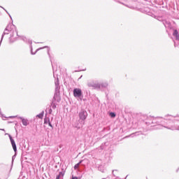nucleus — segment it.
Wrapping results in <instances>:
<instances>
[{"instance_id":"1","label":"nucleus","mask_w":179,"mask_h":179,"mask_svg":"<svg viewBox=\"0 0 179 179\" xmlns=\"http://www.w3.org/2000/svg\"><path fill=\"white\" fill-rule=\"evenodd\" d=\"M141 120L145 122V124L150 127H157V129H162V127L166 128V129H171V131H176L179 129L178 126L174 124L173 120H166V125L162 126L160 124V117H153L152 116L142 115Z\"/></svg>"},{"instance_id":"2","label":"nucleus","mask_w":179,"mask_h":179,"mask_svg":"<svg viewBox=\"0 0 179 179\" xmlns=\"http://www.w3.org/2000/svg\"><path fill=\"white\" fill-rule=\"evenodd\" d=\"M17 37H20V38H21V40H22V41H24V43H26L27 44H29V48L31 50V55H36V54H37V52H38V51H40V50H43V48H48V46L39 48L34 52H33V45H31L33 44V41H31L30 39H27V38H26V36H24L18 35V36H17ZM47 52H48V55L49 56V58H51V55L50 54V48H48Z\"/></svg>"},{"instance_id":"3","label":"nucleus","mask_w":179,"mask_h":179,"mask_svg":"<svg viewBox=\"0 0 179 179\" xmlns=\"http://www.w3.org/2000/svg\"><path fill=\"white\" fill-rule=\"evenodd\" d=\"M5 29L6 31H9L12 33V34L19 36V34H17V29H16V27L13 24H8Z\"/></svg>"},{"instance_id":"4","label":"nucleus","mask_w":179,"mask_h":179,"mask_svg":"<svg viewBox=\"0 0 179 179\" xmlns=\"http://www.w3.org/2000/svg\"><path fill=\"white\" fill-rule=\"evenodd\" d=\"M73 94L74 97H77L82 101L81 97H83V93L82 92V90H80V88H74L73 90Z\"/></svg>"},{"instance_id":"5","label":"nucleus","mask_w":179,"mask_h":179,"mask_svg":"<svg viewBox=\"0 0 179 179\" xmlns=\"http://www.w3.org/2000/svg\"><path fill=\"white\" fill-rule=\"evenodd\" d=\"M78 117L82 121H85L87 118V112L85 110H81L79 113Z\"/></svg>"},{"instance_id":"6","label":"nucleus","mask_w":179,"mask_h":179,"mask_svg":"<svg viewBox=\"0 0 179 179\" xmlns=\"http://www.w3.org/2000/svg\"><path fill=\"white\" fill-rule=\"evenodd\" d=\"M87 85L88 87H93L94 89H100V84L95 83L94 81H88Z\"/></svg>"},{"instance_id":"7","label":"nucleus","mask_w":179,"mask_h":179,"mask_svg":"<svg viewBox=\"0 0 179 179\" xmlns=\"http://www.w3.org/2000/svg\"><path fill=\"white\" fill-rule=\"evenodd\" d=\"M8 137L10 141V143L12 145L13 149L15 153H16V152H17V147H16V143L15 142V140L13 139V138L10 134H8Z\"/></svg>"},{"instance_id":"8","label":"nucleus","mask_w":179,"mask_h":179,"mask_svg":"<svg viewBox=\"0 0 179 179\" xmlns=\"http://www.w3.org/2000/svg\"><path fill=\"white\" fill-rule=\"evenodd\" d=\"M55 93H59V89H61V87L59 86V79L58 78H57V79L55 80Z\"/></svg>"},{"instance_id":"9","label":"nucleus","mask_w":179,"mask_h":179,"mask_svg":"<svg viewBox=\"0 0 179 179\" xmlns=\"http://www.w3.org/2000/svg\"><path fill=\"white\" fill-rule=\"evenodd\" d=\"M55 93H59V89H61V87L59 86V79L58 78H57V79L55 80Z\"/></svg>"},{"instance_id":"10","label":"nucleus","mask_w":179,"mask_h":179,"mask_svg":"<svg viewBox=\"0 0 179 179\" xmlns=\"http://www.w3.org/2000/svg\"><path fill=\"white\" fill-rule=\"evenodd\" d=\"M18 118L22 120L24 127H27V125H29V120L24 119L23 117H18Z\"/></svg>"},{"instance_id":"11","label":"nucleus","mask_w":179,"mask_h":179,"mask_svg":"<svg viewBox=\"0 0 179 179\" xmlns=\"http://www.w3.org/2000/svg\"><path fill=\"white\" fill-rule=\"evenodd\" d=\"M139 135H142V131H136L135 133H133V134H130L129 136H125L124 139L127 138H129L130 136L131 138H134V136H139Z\"/></svg>"},{"instance_id":"12","label":"nucleus","mask_w":179,"mask_h":179,"mask_svg":"<svg viewBox=\"0 0 179 179\" xmlns=\"http://www.w3.org/2000/svg\"><path fill=\"white\" fill-rule=\"evenodd\" d=\"M65 176V171L59 172V174L57 175L55 179H64V176Z\"/></svg>"},{"instance_id":"13","label":"nucleus","mask_w":179,"mask_h":179,"mask_svg":"<svg viewBox=\"0 0 179 179\" xmlns=\"http://www.w3.org/2000/svg\"><path fill=\"white\" fill-rule=\"evenodd\" d=\"M15 37V34H10V38H9V43L10 44L15 43V41H16V40H17V38H13Z\"/></svg>"},{"instance_id":"14","label":"nucleus","mask_w":179,"mask_h":179,"mask_svg":"<svg viewBox=\"0 0 179 179\" xmlns=\"http://www.w3.org/2000/svg\"><path fill=\"white\" fill-rule=\"evenodd\" d=\"M173 36L176 37V41H179V33L177 29H174L173 33Z\"/></svg>"},{"instance_id":"15","label":"nucleus","mask_w":179,"mask_h":179,"mask_svg":"<svg viewBox=\"0 0 179 179\" xmlns=\"http://www.w3.org/2000/svg\"><path fill=\"white\" fill-rule=\"evenodd\" d=\"M61 99H59V93L55 92L52 101H59Z\"/></svg>"},{"instance_id":"16","label":"nucleus","mask_w":179,"mask_h":179,"mask_svg":"<svg viewBox=\"0 0 179 179\" xmlns=\"http://www.w3.org/2000/svg\"><path fill=\"white\" fill-rule=\"evenodd\" d=\"M9 33H10L9 31H6V29H4V31L3 32L1 40H0V47H1V45L2 44V41H3V37H5L6 34H9Z\"/></svg>"},{"instance_id":"17","label":"nucleus","mask_w":179,"mask_h":179,"mask_svg":"<svg viewBox=\"0 0 179 179\" xmlns=\"http://www.w3.org/2000/svg\"><path fill=\"white\" fill-rule=\"evenodd\" d=\"M84 160H80L78 164H76L74 166V170H78V169L79 168V166H80V164H82V163H83Z\"/></svg>"},{"instance_id":"18","label":"nucleus","mask_w":179,"mask_h":179,"mask_svg":"<svg viewBox=\"0 0 179 179\" xmlns=\"http://www.w3.org/2000/svg\"><path fill=\"white\" fill-rule=\"evenodd\" d=\"M46 113H48V114H52V109L51 108V106H49V107L45 110Z\"/></svg>"},{"instance_id":"19","label":"nucleus","mask_w":179,"mask_h":179,"mask_svg":"<svg viewBox=\"0 0 179 179\" xmlns=\"http://www.w3.org/2000/svg\"><path fill=\"white\" fill-rule=\"evenodd\" d=\"M163 24L165 27H169V26H170V22L164 20L163 21Z\"/></svg>"},{"instance_id":"20","label":"nucleus","mask_w":179,"mask_h":179,"mask_svg":"<svg viewBox=\"0 0 179 179\" xmlns=\"http://www.w3.org/2000/svg\"><path fill=\"white\" fill-rule=\"evenodd\" d=\"M55 101H52L50 103V107H52V108H53V110H55V108H57V104H55L54 103Z\"/></svg>"},{"instance_id":"21","label":"nucleus","mask_w":179,"mask_h":179,"mask_svg":"<svg viewBox=\"0 0 179 179\" xmlns=\"http://www.w3.org/2000/svg\"><path fill=\"white\" fill-rule=\"evenodd\" d=\"M107 86H108V83H103L100 84V88L101 87L106 88V87H107Z\"/></svg>"},{"instance_id":"22","label":"nucleus","mask_w":179,"mask_h":179,"mask_svg":"<svg viewBox=\"0 0 179 179\" xmlns=\"http://www.w3.org/2000/svg\"><path fill=\"white\" fill-rule=\"evenodd\" d=\"M36 117H38V118H43V117H44V111H42L41 113L37 115Z\"/></svg>"},{"instance_id":"23","label":"nucleus","mask_w":179,"mask_h":179,"mask_svg":"<svg viewBox=\"0 0 179 179\" xmlns=\"http://www.w3.org/2000/svg\"><path fill=\"white\" fill-rule=\"evenodd\" d=\"M50 122V118H45L44 119V124H48Z\"/></svg>"},{"instance_id":"24","label":"nucleus","mask_w":179,"mask_h":179,"mask_svg":"<svg viewBox=\"0 0 179 179\" xmlns=\"http://www.w3.org/2000/svg\"><path fill=\"white\" fill-rule=\"evenodd\" d=\"M110 117H111L112 118H114V117H115V113L111 112V113H110Z\"/></svg>"},{"instance_id":"25","label":"nucleus","mask_w":179,"mask_h":179,"mask_svg":"<svg viewBox=\"0 0 179 179\" xmlns=\"http://www.w3.org/2000/svg\"><path fill=\"white\" fill-rule=\"evenodd\" d=\"M0 117H1V118H2L3 120H5V119H3V118H8V117L5 116V115H3V113H1V115H0Z\"/></svg>"},{"instance_id":"26","label":"nucleus","mask_w":179,"mask_h":179,"mask_svg":"<svg viewBox=\"0 0 179 179\" xmlns=\"http://www.w3.org/2000/svg\"><path fill=\"white\" fill-rule=\"evenodd\" d=\"M48 124L49 127H51L52 129H54V127L52 126V124H51V122H49Z\"/></svg>"},{"instance_id":"27","label":"nucleus","mask_w":179,"mask_h":179,"mask_svg":"<svg viewBox=\"0 0 179 179\" xmlns=\"http://www.w3.org/2000/svg\"><path fill=\"white\" fill-rule=\"evenodd\" d=\"M15 157H16V155H13V156L12 157V164H13V162H14Z\"/></svg>"},{"instance_id":"28","label":"nucleus","mask_w":179,"mask_h":179,"mask_svg":"<svg viewBox=\"0 0 179 179\" xmlns=\"http://www.w3.org/2000/svg\"><path fill=\"white\" fill-rule=\"evenodd\" d=\"M114 171H118V170L115 169L113 171V175L114 176V177H115V173H114Z\"/></svg>"},{"instance_id":"29","label":"nucleus","mask_w":179,"mask_h":179,"mask_svg":"<svg viewBox=\"0 0 179 179\" xmlns=\"http://www.w3.org/2000/svg\"><path fill=\"white\" fill-rule=\"evenodd\" d=\"M16 117H17V116H10L8 118H16Z\"/></svg>"},{"instance_id":"30","label":"nucleus","mask_w":179,"mask_h":179,"mask_svg":"<svg viewBox=\"0 0 179 179\" xmlns=\"http://www.w3.org/2000/svg\"><path fill=\"white\" fill-rule=\"evenodd\" d=\"M103 146H104V144H102V145L100 146L101 149L103 150V149H104Z\"/></svg>"},{"instance_id":"31","label":"nucleus","mask_w":179,"mask_h":179,"mask_svg":"<svg viewBox=\"0 0 179 179\" xmlns=\"http://www.w3.org/2000/svg\"><path fill=\"white\" fill-rule=\"evenodd\" d=\"M71 179H78V177H76V176H72Z\"/></svg>"},{"instance_id":"32","label":"nucleus","mask_w":179,"mask_h":179,"mask_svg":"<svg viewBox=\"0 0 179 179\" xmlns=\"http://www.w3.org/2000/svg\"><path fill=\"white\" fill-rule=\"evenodd\" d=\"M177 45H178L177 43L175 42V43H174V46H175V47H177Z\"/></svg>"},{"instance_id":"33","label":"nucleus","mask_w":179,"mask_h":179,"mask_svg":"<svg viewBox=\"0 0 179 179\" xmlns=\"http://www.w3.org/2000/svg\"><path fill=\"white\" fill-rule=\"evenodd\" d=\"M0 115H2V111L0 109Z\"/></svg>"},{"instance_id":"34","label":"nucleus","mask_w":179,"mask_h":179,"mask_svg":"<svg viewBox=\"0 0 179 179\" xmlns=\"http://www.w3.org/2000/svg\"><path fill=\"white\" fill-rule=\"evenodd\" d=\"M0 131H5L4 129H0Z\"/></svg>"},{"instance_id":"35","label":"nucleus","mask_w":179,"mask_h":179,"mask_svg":"<svg viewBox=\"0 0 179 179\" xmlns=\"http://www.w3.org/2000/svg\"><path fill=\"white\" fill-rule=\"evenodd\" d=\"M148 122H152V121L151 120H147Z\"/></svg>"},{"instance_id":"36","label":"nucleus","mask_w":179,"mask_h":179,"mask_svg":"<svg viewBox=\"0 0 179 179\" xmlns=\"http://www.w3.org/2000/svg\"><path fill=\"white\" fill-rule=\"evenodd\" d=\"M119 3H122V5H124V3H122V2H119Z\"/></svg>"},{"instance_id":"37","label":"nucleus","mask_w":179,"mask_h":179,"mask_svg":"<svg viewBox=\"0 0 179 179\" xmlns=\"http://www.w3.org/2000/svg\"><path fill=\"white\" fill-rule=\"evenodd\" d=\"M9 16H10V19H12V16L10 15H9Z\"/></svg>"},{"instance_id":"38","label":"nucleus","mask_w":179,"mask_h":179,"mask_svg":"<svg viewBox=\"0 0 179 179\" xmlns=\"http://www.w3.org/2000/svg\"><path fill=\"white\" fill-rule=\"evenodd\" d=\"M103 131H106V128H103Z\"/></svg>"},{"instance_id":"39","label":"nucleus","mask_w":179,"mask_h":179,"mask_svg":"<svg viewBox=\"0 0 179 179\" xmlns=\"http://www.w3.org/2000/svg\"><path fill=\"white\" fill-rule=\"evenodd\" d=\"M3 10H4V11H6V10H5V8H3Z\"/></svg>"},{"instance_id":"40","label":"nucleus","mask_w":179,"mask_h":179,"mask_svg":"<svg viewBox=\"0 0 179 179\" xmlns=\"http://www.w3.org/2000/svg\"><path fill=\"white\" fill-rule=\"evenodd\" d=\"M3 10H4V11H6V10H5V8H3Z\"/></svg>"},{"instance_id":"41","label":"nucleus","mask_w":179,"mask_h":179,"mask_svg":"<svg viewBox=\"0 0 179 179\" xmlns=\"http://www.w3.org/2000/svg\"><path fill=\"white\" fill-rule=\"evenodd\" d=\"M3 10H4V11H6V10H5V8H3Z\"/></svg>"},{"instance_id":"42","label":"nucleus","mask_w":179,"mask_h":179,"mask_svg":"<svg viewBox=\"0 0 179 179\" xmlns=\"http://www.w3.org/2000/svg\"><path fill=\"white\" fill-rule=\"evenodd\" d=\"M3 10H4V11H6V10H5V8H3Z\"/></svg>"},{"instance_id":"43","label":"nucleus","mask_w":179,"mask_h":179,"mask_svg":"<svg viewBox=\"0 0 179 179\" xmlns=\"http://www.w3.org/2000/svg\"><path fill=\"white\" fill-rule=\"evenodd\" d=\"M12 122H8V124H11Z\"/></svg>"},{"instance_id":"44","label":"nucleus","mask_w":179,"mask_h":179,"mask_svg":"<svg viewBox=\"0 0 179 179\" xmlns=\"http://www.w3.org/2000/svg\"><path fill=\"white\" fill-rule=\"evenodd\" d=\"M176 172L178 173V169H177Z\"/></svg>"},{"instance_id":"45","label":"nucleus","mask_w":179,"mask_h":179,"mask_svg":"<svg viewBox=\"0 0 179 179\" xmlns=\"http://www.w3.org/2000/svg\"><path fill=\"white\" fill-rule=\"evenodd\" d=\"M113 1H115V2H117V0H113Z\"/></svg>"},{"instance_id":"46","label":"nucleus","mask_w":179,"mask_h":179,"mask_svg":"<svg viewBox=\"0 0 179 179\" xmlns=\"http://www.w3.org/2000/svg\"><path fill=\"white\" fill-rule=\"evenodd\" d=\"M6 13H8V11H6Z\"/></svg>"},{"instance_id":"47","label":"nucleus","mask_w":179,"mask_h":179,"mask_svg":"<svg viewBox=\"0 0 179 179\" xmlns=\"http://www.w3.org/2000/svg\"><path fill=\"white\" fill-rule=\"evenodd\" d=\"M125 179H127V176H126Z\"/></svg>"},{"instance_id":"48","label":"nucleus","mask_w":179,"mask_h":179,"mask_svg":"<svg viewBox=\"0 0 179 179\" xmlns=\"http://www.w3.org/2000/svg\"><path fill=\"white\" fill-rule=\"evenodd\" d=\"M125 179H127V176H126Z\"/></svg>"}]
</instances>
